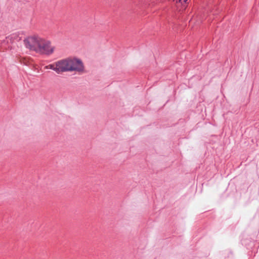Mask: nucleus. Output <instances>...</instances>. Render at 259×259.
Instances as JSON below:
<instances>
[{"instance_id":"f257e3e1","label":"nucleus","mask_w":259,"mask_h":259,"mask_svg":"<svg viewBox=\"0 0 259 259\" xmlns=\"http://www.w3.org/2000/svg\"><path fill=\"white\" fill-rule=\"evenodd\" d=\"M41 39L42 38L37 35L30 36L24 40V45L29 50L37 53Z\"/></svg>"},{"instance_id":"f03ea898","label":"nucleus","mask_w":259,"mask_h":259,"mask_svg":"<svg viewBox=\"0 0 259 259\" xmlns=\"http://www.w3.org/2000/svg\"><path fill=\"white\" fill-rule=\"evenodd\" d=\"M69 72L82 73L84 72V66L82 61L76 58H69Z\"/></svg>"},{"instance_id":"7ed1b4c3","label":"nucleus","mask_w":259,"mask_h":259,"mask_svg":"<svg viewBox=\"0 0 259 259\" xmlns=\"http://www.w3.org/2000/svg\"><path fill=\"white\" fill-rule=\"evenodd\" d=\"M55 47L51 45V42L42 38L37 53L50 55L53 53Z\"/></svg>"},{"instance_id":"20e7f679","label":"nucleus","mask_w":259,"mask_h":259,"mask_svg":"<svg viewBox=\"0 0 259 259\" xmlns=\"http://www.w3.org/2000/svg\"><path fill=\"white\" fill-rule=\"evenodd\" d=\"M58 74L69 72V58L57 61Z\"/></svg>"},{"instance_id":"39448f33","label":"nucleus","mask_w":259,"mask_h":259,"mask_svg":"<svg viewBox=\"0 0 259 259\" xmlns=\"http://www.w3.org/2000/svg\"><path fill=\"white\" fill-rule=\"evenodd\" d=\"M45 68L47 69H52L53 70L55 71L58 74L57 61L55 62L53 64H51L49 65L46 66L45 67Z\"/></svg>"}]
</instances>
